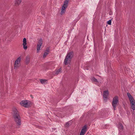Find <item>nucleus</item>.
Returning a JSON list of instances; mask_svg holds the SVG:
<instances>
[{
  "label": "nucleus",
  "mask_w": 135,
  "mask_h": 135,
  "mask_svg": "<svg viewBox=\"0 0 135 135\" xmlns=\"http://www.w3.org/2000/svg\"><path fill=\"white\" fill-rule=\"evenodd\" d=\"M70 62V60H65L64 61V63L65 65H68L69 64Z\"/></svg>",
  "instance_id": "17"
},
{
  "label": "nucleus",
  "mask_w": 135,
  "mask_h": 135,
  "mask_svg": "<svg viewBox=\"0 0 135 135\" xmlns=\"http://www.w3.org/2000/svg\"><path fill=\"white\" fill-rule=\"evenodd\" d=\"M127 95L130 102L131 108L133 110H135V102L134 99L129 93H127Z\"/></svg>",
  "instance_id": "2"
},
{
  "label": "nucleus",
  "mask_w": 135,
  "mask_h": 135,
  "mask_svg": "<svg viewBox=\"0 0 135 135\" xmlns=\"http://www.w3.org/2000/svg\"><path fill=\"white\" fill-rule=\"evenodd\" d=\"M23 48L25 50H26L27 49V47L26 45H27V40L26 38H24L23 39Z\"/></svg>",
  "instance_id": "10"
},
{
  "label": "nucleus",
  "mask_w": 135,
  "mask_h": 135,
  "mask_svg": "<svg viewBox=\"0 0 135 135\" xmlns=\"http://www.w3.org/2000/svg\"><path fill=\"white\" fill-rule=\"evenodd\" d=\"M87 129V125H85L82 129L80 135H84L85 134Z\"/></svg>",
  "instance_id": "9"
},
{
  "label": "nucleus",
  "mask_w": 135,
  "mask_h": 135,
  "mask_svg": "<svg viewBox=\"0 0 135 135\" xmlns=\"http://www.w3.org/2000/svg\"><path fill=\"white\" fill-rule=\"evenodd\" d=\"M21 59V57L20 56V57H18V58H17V59Z\"/></svg>",
  "instance_id": "25"
},
{
  "label": "nucleus",
  "mask_w": 135,
  "mask_h": 135,
  "mask_svg": "<svg viewBox=\"0 0 135 135\" xmlns=\"http://www.w3.org/2000/svg\"><path fill=\"white\" fill-rule=\"evenodd\" d=\"M12 111L13 113V116L15 122L17 125L20 126L21 124V118L17 109L15 107H14Z\"/></svg>",
  "instance_id": "1"
},
{
  "label": "nucleus",
  "mask_w": 135,
  "mask_h": 135,
  "mask_svg": "<svg viewBox=\"0 0 135 135\" xmlns=\"http://www.w3.org/2000/svg\"><path fill=\"white\" fill-rule=\"evenodd\" d=\"M68 125H68H69V123H68V122H67L66 123V125Z\"/></svg>",
  "instance_id": "26"
},
{
  "label": "nucleus",
  "mask_w": 135,
  "mask_h": 135,
  "mask_svg": "<svg viewBox=\"0 0 135 135\" xmlns=\"http://www.w3.org/2000/svg\"><path fill=\"white\" fill-rule=\"evenodd\" d=\"M107 24L109 25H111V20H109L107 22Z\"/></svg>",
  "instance_id": "23"
},
{
  "label": "nucleus",
  "mask_w": 135,
  "mask_h": 135,
  "mask_svg": "<svg viewBox=\"0 0 135 135\" xmlns=\"http://www.w3.org/2000/svg\"><path fill=\"white\" fill-rule=\"evenodd\" d=\"M118 103V97L117 96H115L113 98L112 102V105L114 110L116 109V107Z\"/></svg>",
  "instance_id": "4"
},
{
  "label": "nucleus",
  "mask_w": 135,
  "mask_h": 135,
  "mask_svg": "<svg viewBox=\"0 0 135 135\" xmlns=\"http://www.w3.org/2000/svg\"><path fill=\"white\" fill-rule=\"evenodd\" d=\"M31 58V56L29 55L27 56L26 59H30Z\"/></svg>",
  "instance_id": "22"
},
{
  "label": "nucleus",
  "mask_w": 135,
  "mask_h": 135,
  "mask_svg": "<svg viewBox=\"0 0 135 135\" xmlns=\"http://www.w3.org/2000/svg\"><path fill=\"white\" fill-rule=\"evenodd\" d=\"M62 72V69L60 68L59 69L56 70L54 74V75H57L58 74L61 73Z\"/></svg>",
  "instance_id": "14"
},
{
  "label": "nucleus",
  "mask_w": 135,
  "mask_h": 135,
  "mask_svg": "<svg viewBox=\"0 0 135 135\" xmlns=\"http://www.w3.org/2000/svg\"><path fill=\"white\" fill-rule=\"evenodd\" d=\"M69 1V0H65L64 2V3L65 4H66L68 5Z\"/></svg>",
  "instance_id": "21"
},
{
  "label": "nucleus",
  "mask_w": 135,
  "mask_h": 135,
  "mask_svg": "<svg viewBox=\"0 0 135 135\" xmlns=\"http://www.w3.org/2000/svg\"><path fill=\"white\" fill-rule=\"evenodd\" d=\"M42 40L41 38L40 39V40L38 42V44L37 45V52L40 50V48L42 44Z\"/></svg>",
  "instance_id": "8"
},
{
  "label": "nucleus",
  "mask_w": 135,
  "mask_h": 135,
  "mask_svg": "<svg viewBox=\"0 0 135 135\" xmlns=\"http://www.w3.org/2000/svg\"><path fill=\"white\" fill-rule=\"evenodd\" d=\"M93 82H95V84L97 85H98L99 84V81L95 78L93 77Z\"/></svg>",
  "instance_id": "16"
},
{
  "label": "nucleus",
  "mask_w": 135,
  "mask_h": 135,
  "mask_svg": "<svg viewBox=\"0 0 135 135\" xmlns=\"http://www.w3.org/2000/svg\"><path fill=\"white\" fill-rule=\"evenodd\" d=\"M74 53L73 51H71L68 52L67 55L65 59H71L73 57Z\"/></svg>",
  "instance_id": "6"
},
{
  "label": "nucleus",
  "mask_w": 135,
  "mask_h": 135,
  "mask_svg": "<svg viewBox=\"0 0 135 135\" xmlns=\"http://www.w3.org/2000/svg\"><path fill=\"white\" fill-rule=\"evenodd\" d=\"M68 5L64 3L61 9L60 14L61 15H62L65 12V9L67 8Z\"/></svg>",
  "instance_id": "5"
},
{
  "label": "nucleus",
  "mask_w": 135,
  "mask_h": 135,
  "mask_svg": "<svg viewBox=\"0 0 135 135\" xmlns=\"http://www.w3.org/2000/svg\"><path fill=\"white\" fill-rule=\"evenodd\" d=\"M118 128L120 130H122L123 129V127L122 124H120L118 126Z\"/></svg>",
  "instance_id": "20"
},
{
  "label": "nucleus",
  "mask_w": 135,
  "mask_h": 135,
  "mask_svg": "<svg viewBox=\"0 0 135 135\" xmlns=\"http://www.w3.org/2000/svg\"><path fill=\"white\" fill-rule=\"evenodd\" d=\"M20 60H16L14 65V69L18 68L20 65Z\"/></svg>",
  "instance_id": "7"
},
{
  "label": "nucleus",
  "mask_w": 135,
  "mask_h": 135,
  "mask_svg": "<svg viewBox=\"0 0 135 135\" xmlns=\"http://www.w3.org/2000/svg\"><path fill=\"white\" fill-rule=\"evenodd\" d=\"M94 48L95 49V53H97L98 51V49L97 48V46L98 47V46L95 43H94Z\"/></svg>",
  "instance_id": "18"
},
{
  "label": "nucleus",
  "mask_w": 135,
  "mask_h": 135,
  "mask_svg": "<svg viewBox=\"0 0 135 135\" xmlns=\"http://www.w3.org/2000/svg\"><path fill=\"white\" fill-rule=\"evenodd\" d=\"M109 92L108 90H106L104 91L103 96L104 99H105L107 98Z\"/></svg>",
  "instance_id": "11"
},
{
  "label": "nucleus",
  "mask_w": 135,
  "mask_h": 135,
  "mask_svg": "<svg viewBox=\"0 0 135 135\" xmlns=\"http://www.w3.org/2000/svg\"><path fill=\"white\" fill-rule=\"evenodd\" d=\"M21 1V0H16L15 4L16 6H18L20 4Z\"/></svg>",
  "instance_id": "15"
},
{
  "label": "nucleus",
  "mask_w": 135,
  "mask_h": 135,
  "mask_svg": "<svg viewBox=\"0 0 135 135\" xmlns=\"http://www.w3.org/2000/svg\"><path fill=\"white\" fill-rule=\"evenodd\" d=\"M26 62L27 63L28 62H29V60H26Z\"/></svg>",
  "instance_id": "24"
},
{
  "label": "nucleus",
  "mask_w": 135,
  "mask_h": 135,
  "mask_svg": "<svg viewBox=\"0 0 135 135\" xmlns=\"http://www.w3.org/2000/svg\"><path fill=\"white\" fill-rule=\"evenodd\" d=\"M50 51V47H47L46 48L45 51V52L44 55H43V57L44 58H45L46 56L49 54V52Z\"/></svg>",
  "instance_id": "12"
},
{
  "label": "nucleus",
  "mask_w": 135,
  "mask_h": 135,
  "mask_svg": "<svg viewBox=\"0 0 135 135\" xmlns=\"http://www.w3.org/2000/svg\"><path fill=\"white\" fill-rule=\"evenodd\" d=\"M20 104L22 106L28 108L31 105V102L27 100H23L20 102Z\"/></svg>",
  "instance_id": "3"
},
{
  "label": "nucleus",
  "mask_w": 135,
  "mask_h": 135,
  "mask_svg": "<svg viewBox=\"0 0 135 135\" xmlns=\"http://www.w3.org/2000/svg\"><path fill=\"white\" fill-rule=\"evenodd\" d=\"M40 81L41 83L44 84L46 83L47 80L45 79H41L40 80Z\"/></svg>",
  "instance_id": "19"
},
{
  "label": "nucleus",
  "mask_w": 135,
  "mask_h": 135,
  "mask_svg": "<svg viewBox=\"0 0 135 135\" xmlns=\"http://www.w3.org/2000/svg\"><path fill=\"white\" fill-rule=\"evenodd\" d=\"M112 69V68L110 65H107V66L105 67V71L106 72H109Z\"/></svg>",
  "instance_id": "13"
}]
</instances>
